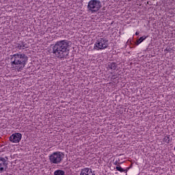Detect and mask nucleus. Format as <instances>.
Returning a JSON list of instances; mask_svg holds the SVG:
<instances>
[{
    "label": "nucleus",
    "instance_id": "nucleus-1",
    "mask_svg": "<svg viewBox=\"0 0 175 175\" xmlns=\"http://www.w3.org/2000/svg\"><path fill=\"white\" fill-rule=\"evenodd\" d=\"M11 66L16 72H22L28 62V57L24 53H16L11 55Z\"/></svg>",
    "mask_w": 175,
    "mask_h": 175
},
{
    "label": "nucleus",
    "instance_id": "nucleus-2",
    "mask_svg": "<svg viewBox=\"0 0 175 175\" xmlns=\"http://www.w3.org/2000/svg\"><path fill=\"white\" fill-rule=\"evenodd\" d=\"M68 47H69V42L66 40L57 42L53 47V53L57 58H65L68 57Z\"/></svg>",
    "mask_w": 175,
    "mask_h": 175
},
{
    "label": "nucleus",
    "instance_id": "nucleus-3",
    "mask_svg": "<svg viewBox=\"0 0 175 175\" xmlns=\"http://www.w3.org/2000/svg\"><path fill=\"white\" fill-rule=\"evenodd\" d=\"M109 47V40L105 38H99L94 44V50H105Z\"/></svg>",
    "mask_w": 175,
    "mask_h": 175
},
{
    "label": "nucleus",
    "instance_id": "nucleus-4",
    "mask_svg": "<svg viewBox=\"0 0 175 175\" xmlns=\"http://www.w3.org/2000/svg\"><path fill=\"white\" fill-rule=\"evenodd\" d=\"M64 159V153L62 152H55L49 156V161L51 163L58 165L61 163Z\"/></svg>",
    "mask_w": 175,
    "mask_h": 175
},
{
    "label": "nucleus",
    "instance_id": "nucleus-5",
    "mask_svg": "<svg viewBox=\"0 0 175 175\" xmlns=\"http://www.w3.org/2000/svg\"><path fill=\"white\" fill-rule=\"evenodd\" d=\"M102 8V3L98 0H91L88 5V10L92 13H95Z\"/></svg>",
    "mask_w": 175,
    "mask_h": 175
},
{
    "label": "nucleus",
    "instance_id": "nucleus-6",
    "mask_svg": "<svg viewBox=\"0 0 175 175\" xmlns=\"http://www.w3.org/2000/svg\"><path fill=\"white\" fill-rule=\"evenodd\" d=\"M22 137L23 135H21V133H15L9 137V140L11 142V143H20V142H21Z\"/></svg>",
    "mask_w": 175,
    "mask_h": 175
},
{
    "label": "nucleus",
    "instance_id": "nucleus-7",
    "mask_svg": "<svg viewBox=\"0 0 175 175\" xmlns=\"http://www.w3.org/2000/svg\"><path fill=\"white\" fill-rule=\"evenodd\" d=\"M8 157H5V158L0 157V173H2L3 170H6L8 169ZM2 166H4L5 168Z\"/></svg>",
    "mask_w": 175,
    "mask_h": 175
},
{
    "label": "nucleus",
    "instance_id": "nucleus-8",
    "mask_svg": "<svg viewBox=\"0 0 175 175\" xmlns=\"http://www.w3.org/2000/svg\"><path fill=\"white\" fill-rule=\"evenodd\" d=\"M85 174H93L92 171L90 168L86 167L81 170L80 175H85Z\"/></svg>",
    "mask_w": 175,
    "mask_h": 175
},
{
    "label": "nucleus",
    "instance_id": "nucleus-9",
    "mask_svg": "<svg viewBox=\"0 0 175 175\" xmlns=\"http://www.w3.org/2000/svg\"><path fill=\"white\" fill-rule=\"evenodd\" d=\"M116 169L118 172H120V173H122L124 172H125V173H127L128 172V170L129 168H127L126 170H124V168L121 167V166L120 165H118V166H116Z\"/></svg>",
    "mask_w": 175,
    "mask_h": 175
},
{
    "label": "nucleus",
    "instance_id": "nucleus-10",
    "mask_svg": "<svg viewBox=\"0 0 175 175\" xmlns=\"http://www.w3.org/2000/svg\"><path fill=\"white\" fill-rule=\"evenodd\" d=\"M54 175H65V171L61 170H57L55 171Z\"/></svg>",
    "mask_w": 175,
    "mask_h": 175
},
{
    "label": "nucleus",
    "instance_id": "nucleus-11",
    "mask_svg": "<svg viewBox=\"0 0 175 175\" xmlns=\"http://www.w3.org/2000/svg\"><path fill=\"white\" fill-rule=\"evenodd\" d=\"M146 39H147V37H141L137 40L136 44L139 46V44H140V43H142L144 40H146Z\"/></svg>",
    "mask_w": 175,
    "mask_h": 175
},
{
    "label": "nucleus",
    "instance_id": "nucleus-12",
    "mask_svg": "<svg viewBox=\"0 0 175 175\" xmlns=\"http://www.w3.org/2000/svg\"><path fill=\"white\" fill-rule=\"evenodd\" d=\"M163 142H165V143H170V135L165 136L163 138Z\"/></svg>",
    "mask_w": 175,
    "mask_h": 175
},
{
    "label": "nucleus",
    "instance_id": "nucleus-13",
    "mask_svg": "<svg viewBox=\"0 0 175 175\" xmlns=\"http://www.w3.org/2000/svg\"><path fill=\"white\" fill-rule=\"evenodd\" d=\"M109 68L110 69H113V70H116V63H111L109 65Z\"/></svg>",
    "mask_w": 175,
    "mask_h": 175
},
{
    "label": "nucleus",
    "instance_id": "nucleus-14",
    "mask_svg": "<svg viewBox=\"0 0 175 175\" xmlns=\"http://www.w3.org/2000/svg\"><path fill=\"white\" fill-rule=\"evenodd\" d=\"M139 33H139L138 31H136V32H135L136 36H137L139 35Z\"/></svg>",
    "mask_w": 175,
    "mask_h": 175
},
{
    "label": "nucleus",
    "instance_id": "nucleus-15",
    "mask_svg": "<svg viewBox=\"0 0 175 175\" xmlns=\"http://www.w3.org/2000/svg\"><path fill=\"white\" fill-rule=\"evenodd\" d=\"M114 165H117V161H116V162L114 163Z\"/></svg>",
    "mask_w": 175,
    "mask_h": 175
}]
</instances>
